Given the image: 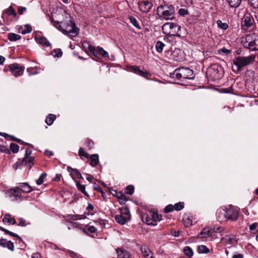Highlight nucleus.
<instances>
[{"instance_id":"1","label":"nucleus","mask_w":258,"mask_h":258,"mask_svg":"<svg viewBox=\"0 0 258 258\" xmlns=\"http://www.w3.org/2000/svg\"><path fill=\"white\" fill-rule=\"evenodd\" d=\"M50 21L55 27L65 34L70 35L71 37H75L78 34V29L76 27L75 23L70 19L68 22H63L54 20L52 17L51 18Z\"/></svg>"},{"instance_id":"2","label":"nucleus","mask_w":258,"mask_h":258,"mask_svg":"<svg viewBox=\"0 0 258 258\" xmlns=\"http://www.w3.org/2000/svg\"><path fill=\"white\" fill-rule=\"evenodd\" d=\"M158 16L165 20H172L175 15L174 7L171 5H160L157 9Z\"/></svg>"},{"instance_id":"3","label":"nucleus","mask_w":258,"mask_h":258,"mask_svg":"<svg viewBox=\"0 0 258 258\" xmlns=\"http://www.w3.org/2000/svg\"><path fill=\"white\" fill-rule=\"evenodd\" d=\"M243 46L251 51L258 50V36L254 34L247 35L241 39Z\"/></svg>"},{"instance_id":"4","label":"nucleus","mask_w":258,"mask_h":258,"mask_svg":"<svg viewBox=\"0 0 258 258\" xmlns=\"http://www.w3.org/2000/svg\"><path fill=\"white\" fill-rule=\"evenodd\" d=\"M207 73L212 80H216L223 76L224 70L222 67L218 63H213L208 68Z\"/></svg>"},{"instance_id":"5","label":"nucleus","mask_w":258,"mask_h":258,"mask_svg":"<svg viewBox=\"0 0 258 258\" xmlns=\"http://www.w3.org/2000/svg\"><path fill=\"white\" fill-rule=\"evenodd\" d=\"M178 79H192L194 74L192 70L188 68L182 67L176 69L174 74Z\"/></svg>"},{"instance_id":"6","label":"nucleus","mask_w":258,"mask_h":258,"mask_svg":"<svg viewBox=\"0 0 258 258\" xmlns=\"http://www.w3.org/2000/svg\"><path fill=\"white\" fill-rule=\"evenodd\" d=\"M255 56L251 55L246 57L238 56L233 60L234 64L237 67V71H240L241 69L254 61Z\"/></svg>"},{"instance_id":"7","label":"nucleus","mask_w":258,"mask_h":258,"mask_svg":"<svg viewBox=\"0 0 258 258\" xmlns=\"http://www.w3.org/2000/svg\"><path fill=\"white\" fill-rule=\"evenodd\" d=\"M142 218L148 225H155L157 221L161 220V215L157 212H151L149 215L144 214Z\"/></svg>"},{"instance_id":"8","label":"nucleus","mask_w":258,"mask_h":258,"mask_svg":"<svg viewBox=\"0 0 258 258\" xmlns=\"http://www.w3.org/2000/svg\"><path fill=\"white\" fill-rule=\"evenodd\" d=\"M225 211L227 220H229L232 221L237 220L239 211V209L238 207L230 205L225 208Z\"/></svg>"},{"instance_id":"9","label":"nucleus","mask_w":258,"mask_h":258,"mask_svg":"<svg viewBox=\"0 0 258 258\" xmlns=\"http://www.w3.org/2000/svg\"><path fill=\"white\" fill-rule=\"evenodd\" d=\"M254 21L253 17L249 13L245 14L241 20V28L246 30L251 28L254 24Z\"/></svg>"},{"instance_id":"10","label":"nucleus","mask_w":258,"mask_h":258,"mask_svg":"<svg viewBox=\"0 0 258 258\" xmlns=\"http://www.w3.org/2000/svg\"><path fill=\"white\" fill-rule=\"evenodd\" d=\"M11 73L16 77L21 76L24 72L25 67L18 63H13L9 65Z\"/></svg>"},{"instance_id":"11","label":"nucleus","mask_w":258,"mask_h":258,"mask_svg":"<svg viewBox=\"0 0 258 258\" xmlns=\"http://www.w3.org/2000/svg\"><path fill=\"white\" fill-rule=\"evenodd\" d=\"M83 49L86 52H90L94 56L98 57V52L96 50V48L91 45L90 43L87 41H84L82 44Z\"/></svg>"},{"instance_id":"12","label":"nucleus","mask_w":258,"mask_h":258,"mask_svg":"<svg viewBox=\"0 0 258 258\" xmlns=\"http://www.w3.org/2000/svg\"><path fill=\"white\" fill-rule=\"evenodd\" d=\"M130 71L134 72L141 76L145 78H147L151 76V74L147 71L141 70L138 66H133L129 67Z\"/></svg>"},{"instance_id":"13","label":"nucleus","mask_w":258,"mask_h":258,"mask_svg":"<svg viewBox=\"0 0 258 258\" xmlns=\"http://www.w3.org/2000/svg\"><path fill=\"white\" fill-rule=\"evenodd\" d=\"M7 194L10 197L14 198L16 201L21 200V192L17 188H11L7 191Z\"/></svg>"},{"instance_id":"14","label":"nucleus","mask_w":258,"mask_h":258,"mask_svg":"<svg viewBox=\"0 0 258 258\" xmlns=\"http://www.w3.org/2000/svg\"><path fill=\"white\" fill-rule=\"evenodd\" d=\"M153 7L152 4L147 1L140 2L139 3V8L140 10L143 13H147L149 12Z\"/></svg>"},{"instance_id":"15","label":"nucleus","mask_w":258,"mask_h":258,"mask_svg":"<svg viewBox=\"0 0 258 258\" xmlns=\"http://www.w3.org/2000/svg\"><path fill=\"white\" fill-rule=\"evenodd\" d=\"M225 209H220L218 210L216 213L217 220L221 223L226 221L227 219Z\"/></svg>"},{"instance_id":"16","label":"nucleus","mask_w":258,"mask_h":258,"mask_svg":"<svg viewBox=\"0 0 258 258\" xmlns=\"http://www.w3.org/2000/svg\"><path fill=\"white\" fill-rule=\"evenodd\" d=\"M17 188H19L20 191H22L26 193L31 192L33 190L32 187L26 182L20 183Z\"/></svg>"},{"instance_id":"17","label":"nucleus","mask_w":258,"mask_h":258,"mask_svg":"<svg viewBox=\"0 0 258 258\" xmlns=\"http://www.w3.org/2000/svg\"><path fill=\"white\" fill-rule=\"evenodd\" d=\"M0 246L4 247H7L12 251H13L14 249V244L12 241H7L6 239L3 238L0 239Z\"/></svg>"},{"instance_id":"18","label":"nucleus","mask_w":258,"mask_h":258,"mask_svg":"<svg viewBox=\"0 0 258 258\" xmlns=\"http://www.w3.org/2000/svg\"><path fill=\"white\" fill-rule=\"evenodd\" d=\"M141 250L145 258H154L149 248L146 245L141 247Z\"/></svg>"},{"instance_id":"19","label":"nucleus","mask_w":258,"mask_h":258,"mask_svg":"<svg viewBox=\"0 0 258 258\" xmlns=\"http://www.w3.org/2000/svg\"><path fill=\"white\" fill-rule=\"evenodd\" d=\"M180 28V26L174 23L172 28L171 29V31L169 32V35L180 36L181 34Z\"/></svg>"},{"instance_id":"20","label":"nucleus","mask_w":258,"mask_h":258,"mask_svg":"<svg viewBox=\"0 0 258 258\" xmlns=\"http://www.w3.org/2000/svg\"><path fill=\"white\" fill-rule=\"evenodd\" d=\"M75 183L78 189L82 192L85 196L89 197L88 192L86 191V187L84 185L82 184L80 181L75 180Z\"/></svg>"},{"instance_id":"21","label":"nucleus","mask_w":258,"mask_h":258,"mask_svg":"<svg viewBox=\"0 0 258 258\" xmlns=\"http://www.w3.org/2000/svg\"><path fill=\"white\" fill-rule=\"evenodd\" d=\"M115 219L120 224H124L128 220L127 217H124L122 215H117L115 216Z\"/></svg>"},{"instance_id":"22","label":"nucleus","mask_w":258,"mask_h":258,"mask_svg":"<svg viewBox=\"0 0 258 258\" xmlns=\"http://www.w3.org/2000/svg\"><path fill=\"white\" fill-rule=\"evenodd\" d=\"M173 23L168 22L164 24L162 26V30L164 33L169 34V32L171 31V29L173 26Z\"/></svg>"},{"instance_id":"23","label":"nucleus","mask_w":258,"mask_h":258,"mask_svg":"<svg viewBox=\"0 0 258 258\" xmlns=\"http://www.w3.org/2000/svg\"><path fill=\"white\" fill-rule=\"evenodd\" d=\"M36 40L37 43L41 44L43 45L48 46L50 45L49 42L44 37L41 36L36 37Z\"/></svg>"},{"instance_id":"24","label":"nucleus","mask_w":258,"mask_h":258,"mask_svg":"<svg viewBox=\"0 0 258 258\" xmlns=\"http://www.w3.org/2000/svg\"><path fill=\"white\" fill-rule=\"evenodd\" d=\"M116 251L117 253L118 256L121 258H126L128 257V254L127 252L123 248H116Z\"/></svg>"},{"instance_id":"25","label":"nucleus","mask_w":258,"mask_h":258,"mask_svg":"<svg viewBox=\"0 0 258 258\" xmlns=\"http://www.w3.org/2000/svg\"><path fill=\"white\" fill-rule=\"evenodd\" d=\"M3 221L4 222H8L12 225L16 223V220L15 219L11 217V215L9 214H6L4 216Z\"/></svg>"},{"instance_id":"26","label":"nucleus","mask_w":258,"mask_h":258,"mask_svg":"<svg viewBox=\"0 0 258 258\" xmlns=\"http://www.w3.org/2000/svg\"><path fill=\"white\" fill-rule=\"evenodd\" d=\"M232 8H237L241 4L242 0H226Z\"/></svg>"},{"instance_id":"27","label":"nucleus","mask_w":258,"mask_h":258,"mask_svg":"<svg viewBox=\"0 0 258 258\" xmlns=\"http://www.w3.org/2000/svg\"><path fill=\"white\" fill-rule=\"evenodd\" d=\"M56 119V116L52 114H50L45 119V122L48 125H51Z\"/></svg>"},{"instance_id":"28","label":"nucleus","mask_w":258,"mask_h":258,"mask_svg":"<svg viewBox=\"0 0 258 258\" xmlns=\"http://www.w3.org/2000/svg\"><path fill=\"white\" fill-rule=\"evenodd\" d=\"M91 158V162L90 164L93 166H96L99 162V157L97 154H93L90 157Z\"/></svg>"},{"instance_id":"29","label":"nucleus","mask_w":258,"mask_h":258,"mask_svg":"<svg viewBox=\"0 0 258 258\" xmlns=\"http://www.w3.org/2000/svg\"><path fill=\"white\" fill-rule=\"evenodd\" d=\"M5 14H7L8 15H13L14 16H16V13L15 12L14 8L10 6L8 9L6 10L2 15V17H4Z\"/></svg>"},{"instance_id":"30","label":"nucleus","mask_w":258,"mask_h":258,"mask_svg":"<svg viewBox=\"0 0 258 258\" xmlns=\"http://www.w3.org/2000/svg\"><path fill=\"white\" fill-rule=\"evenodd\" d=\"M183 251L184 254L188 257H191L194 254L192 249L189 246H186L184 247Z\"/></svg>"},{"instance_id":"31","label":"nucleus","mask_w":258,"mask_h":258,"mask_svg":"<svg viewBox=\"0 0 258 258\" xmlns=\"http://www.w3.org/2000/svg\"><path fill=\"white\" fill-rule=\"evenodd\" d=\"M20 38L21 36L15 33H10L8 35V39L11 41H17L20 39Z\"/></svg>"},{"instance_id":"32","label":"nucleus","mask_w":258,"mask_h":258,"mask_svg":"<svg viewBox=\"0 0 258 258\" xmlns=\"http://www.w3.org/2000/svg\"><path fill=\"white\" fill-rule=\"evenodd\" d=\"M96 50L98 52V56L99 54H101L102 56H103L104 57H109V55H108L107 52L105 50H104L102 47H97L96 48Z\"/></svg>"},{"instance_id":"33","label":"nucleus","mask_w":258,"mask_h":258,"mask_svg":"<svg viewBox=\"0 0 258 258\" xmlns=\"http://www.w3.org/2000/svg\"><path fill=\"white\" fill-rule=\"evenodd\" d=\"M164 46L165 44L160 41H158L155 45L156 50L158 52H161L163 51Z\"/></svg>"},{"instance_id":"34","label":"nucleus","mask_w":258,"mask_h":258,"mask_svg":"<svg viewBox=\"0 0 258 258\" xmlns=\"http://www.w3.org/2000/svg\"><path fill=\"white\" fill-rule=\"evenodd\" d=\"M198 251L200 253H208L209 250L208 247L204 245H201L198 246Z\"/></svg>"},{"instance_id":"35","label":"nucleus","mask_w":258,"mask_h":258,"mask_svg":"<svg viewBox=\"0 0 258 258\" xmlns=\"http://www.w3.org/2000/svg\"><path fill=\"white\" fill-rule=\"evenodd\" d=\"M211 235V231L206 229H204L200 233L199 236L200 238H205Z\"/></svg>"},{"instance_id":"36","label":"nucleus","mask_w":258,"mask_h":258,"mask_svg":"<svg viewBox=\"0 0 258 258\" xmlns=\"http://www.w3.org/2000/svg\"><path fill=\"white\" fill-rule=\"evenodd\" d=\"M216 23L218 28L223 30H226L228 28V24L226 23H223L221 20H217Z\"/></svg>"},{"instance_id":"37","label":"nucleus","mask_w":258,"mask_h":258,"mask_svg":"<svg viewBox=\"0 0 258 258\" xmlns=\"http://www.w3.org/2000/svg\"><path fill=\"white\" fill-rule=\"evenodd\" d=\"M0 229L1 231L4 232L7 234H9L13 237H17V238H19V239H21L20 237L18 234L14 233L12 232H11L3 227H1Z\"/></svg>"},{"instance_id":"38","label":"nucleus","mask_w":258,"mask_h":258,"mask_svg":"<svg viewBox=\"0 0 258 258\" xmlns=\"http://www.w3.org/2000/svg\"><path fill=\"white\" fill-rule=\"evenodd\" d=\"M129 19H130V22L135 27H136L138 29H141V28L140 27V25H139L138 21L137 20V19L135 17H134L133 16H131V17H130Z\"/></svg>"},{"instance_id":"39","label":"nucleus","mask_w":258,"mask_h":258,"mask_svg":"<svg viewBox=\"0 0 258 258\" xmlns=\"http://www.w3.org/2000/svg\"><path fill=\"white\" fill-rule=\"evenodd\" d=\"M181 52V51L180 49L175 48L172 53V55H173L174 59L176 60L179 61L180 58H179L178 55Z\"/></svg>"},{"instance_id":"40","label":"nucleus","mask_w":258,"mask_h":258,"mask_svg":"<svg viewBox=\"0 0 258 258\" xmlns=\"http://www.w3.org/2000/svg\"><path fill=\"white\" fill-rule=\"evenodd\" d=\"M72 178L75 181V180H76L75 176H76L78 178H79V179H81L82 178V176L81 174V173L79 171V170L77 169H75L74 170V172L72 174Z\"/></svg>"},{"instance_id":"41","label":"nucleus","mask_w":258,"mask_h":258,"mask_svg":"<svg viewBox=\"0 0 258 258\" xmlns=\"http://www.w3.org/2000/svg\"><path fill=\"white\" fill-rule=\"evenodd\" d=\"M62 52L60 49H55L51 51V54L54 57H59L62 55Z\"/></svg>"},{"instance_id":"42","label":"nucleus","mask_w":258,"mask_h":258,"mask_svg":"<svg viewBox=\"0 0 258 258\" xmlns=\"http://www.w3.org/2000/svg\"><path fill=\"white\" fill-rule=\"evenodd\" d=\"M120 215H125L129 219L130 218V211L127 208H123L120 209Z\"/></svg>"},{"instance_id":"43","label":"nucleus","mask_w":258,"mask_h":258,"mask_svg":"<svg viewBox=\"0 0 258 258\" xmlns=\"http://www.w3.org/2000/svg\"><path fill=\"white\" fill-rule=\"evenodd\" d=\"M32 30L31 26L29 24H27L25 25L24 28L22 30V33L23 34L29 33H30Z\"/></svg>"},{"instance_id":"44","label":"nucleus","mask_w":258,"mask_h":258,"mask_svg":"<svg viewBox=\"0 0 258 258\" xmlns=\"http://www.w3.org/2000/svg\"><path fill=\"white\" fill-rule=\"evenodd\" d=\"M10 149L14 153H16L19 151V147L15 143H11L10 144Z\"/></svg>"},{"instance_id":"45","label":"nucleus","mask_w":258,"mask_h":258,"mask_svg":"<svg viewBox=\"0 0 258 258\" xmlns=\"http://www.w3.org/2000/svg\"><path fill=\"white\" fill-rule=\"evenodd\" d=\"M46 176V174L45 173H43L41 174L39 178L36 180V183L38 185H41L44 181V178Z\"/></svg>"},{"instance_id":"46","label":"nucleus","mask_w":258,"mask_h":258,"mask_svg":"<svg viewBox=\"0 0 258 258\" xmlns=\"http://www.w3.org/2000/svg\"><path fill=\"white\" fill-rule=\"evenodd\" d=\"M79 155L81 157H84L86 158L89 157V154L81 147L80 148L79 150Z\"/></svg>"},{"instance_id":"47","label":"nucleus","mask_w":258,"mask_h":258,"mask_svg":"<svg viewBox=\"0 0 258 258\" xmlns=\"http://www.w3.org/2000/svg\"><path fill=\"white\" fill-rule=\"evenodd\" d=\"M134 187L133 185H128L125 188V193L129 195H132L134 192Z\"/></svg>"},{"instance_id":"48","label":"nucleus","mask_w":258,"mask_h":258,"mask_svg":"<svg viewBox=\"0 0 258 258\" xmlns=\"http://www.w3.org/2000/svg\"><path fill=\"white\" fill-rule=\"evenodd\" d=\"M184 208V204L183 202H179L175 204L174 206V209L176 211H180Z\"/></svg>"},{"instance_id":"49","label":"nucleus","mask_w":258,"mask_h":258,"mask_svg":"<svg viewBox=\"0 0 258 258\" xmlns=\"http://www.w3.org/2000/svg\"><path fill=\"white\" fill-rule=\"evenodd\" d=\"M182 220L186 227H189L192 225V222L188 218L184 217Z\"/></svg>"},{"instance_id":"50","label":"nucleus","mask_w":258,"mask_h":258,"mask_svg":"<svg viewBox=\"0 0 258 258\" xmlns=\"http://www.w3.org/2000/svg\"><path fill=\"white\" fill-rule=\"evenodd\" d=\"M33 157L31 156L25 157L23 160V162L25 164H26L27 163H32L33 162Z\"/></svg>"},{"instance_id":"51","label":"nucleus","mask_w":258,"mask_h":258,"mask_svg":"<svg viewBox=\"0 0 258 258\" xmlns=\"http://www.w3.org/2000/svg\"><path fill=\"white\" fill-rule=\"evenodd\" d=\"M250 5L254 9L258 8V0H248Z\"/></svg>"},{"instance_id":"52","label":"nucleus","mask_w":258,"mask_h":258,"mask_svg":"<svg viewBox=\"0 0 258 258\" xmlns=\"http://www.w3.org/2000/svg\"><path fill=\"white\" fill-rule=\"evenodd\" d=\"M178 14L181 16H184L188 14V10L186 9L181 8L178 11Z\"/></svg>"},{"instance_id":"53","label":"nucleus","mask_w":258,"mask_h":258,"mask_svg":"<svg viewBox=\"0 0 258 258\" xmlns=\"http://www.w3.org/2000/svg\"><path fill=\"white\" fill-rule=\"evenodd\" d=\"M126 200V198L124 195H121L120 196L118 197V202L120 204H125Z\"/></svg>"},{"instance_id":"54","label":"nucleus","mask_w":258,"mask_h":258,"mask_svg":"<svg viewBox=\"0 0 258 258\" xmlns=\"http://www.w3.org/2000/svg\"><path fill=\"white\" fill-rule=\"evenodd\" d=\"M36 69L33 68H29L27 69V72L30 76L36 75L38 72L35 70Z\"/></svg>"},{"instance_id":"55","label":"nucleus","mask_w":258,"mask_h":258,"mask_svg":"<svg viewBox=\"0 0 258 258\" xmlns=\"http://www.w3.org/2000/svg\"><path fill=\"white\" fill-rule=\"evenodd\" d=\"M69 253H70L71 257L73 258H82V256L80 254L73 251L69 250Z\"/></svg>"},{"instance_id":"56","label":"nucleus","mask_w":258,"mask_h":258,"mask_svg":"<svg viewBox=\"0 0 258 258\" xmlns=\"http://www.w3.org/2000/svg\"><path fill=\"white\" fill-rule=\"evenodd\" d=\"M224 238L227 241L229 242V243H232L233 241H236L234 236L230 237L229 236L226 235Z\"/></svg>"},{"instance_id":"57","label":"nucleus","mask_w":258,"mask_h":258,"mask_svg":"<svg viewBox=\"0 0 258 258\" xmlns=\"http://www.w3.org/2000/svg\"><path fill=\"white\" fill-rule=\"evenodd\" d=\"M213 230L215 232H221L223 230V228L222 227L219 226H215L213 227Z\"/></svg>"},{"instance_id":"58","label":"nucleus","mask_w":258,"mask_h":258,"mask_svg":"<svg viewBox=\"0 0 258 258\" xmlns=\"http://www.w3.org/2000/svg\"><path fill=\"white\" fill-rule=\"evenodd\" d=\"M174 207L172 205H169L167 206L164 209L166 213H169L173 211Z\"/></svg>"},{"instance_id":"59","label":"nucleus","mask_w":258,"mask_h":258,"mask_svg":"<svg viewBox=\"0 0 258 258\" xmlns=\"http://www.w3.org/2000/svg\"><path fill=\"white\" fill-rule=\"evenodd\" d=\"M96 230V228L93 226H90L88 228V231L91 233H95Z\"/></svg>"},{"instance_id":"60","label":"nucleus","mask_w":258,"mask_h":258,"mask_svg":"<svg viewBox=\"0 0 258 258\" xmlns=\"http://www.w3.org/2000/svg\"><path fill=\"white\" fill-rule=\"evenodd\" d=\"M19 220H20V222H19V223L18 224L19 226H26L25 220L24 219L20 218Z\"/></svg>"},{"instance_id":"61","label":"nucleus","mask_w":258,"mask_h":258,"mask_svg":"<svg viewBox=\"0 0 258 258\" xmlns=\"http://www.w3.org/2000/svg\"><path fill=\"white\" fill-rule=\"evenodd\" d=\"M257 223H253L251 225H250L249 226V229L251 231V230H254L256 227H257Z\"/></svg>"},{"instance_id":"62","label":"nucleus","mask_w":258,"mask_h":258,"mask_svg":"<svg viewBox=\"0 0 258 258\" xmlns=\"http://www.w3.org/2000/svg\"><path fill=\"white\" fill-rule=\"evenodd\" d=\"M96 223H98L100 226L103 227L105 225V221L102 219H99V220L96 221Z\"/></svg>"},{"instance_id":"63","label":"nucleus","mask_w":258,"mask_h":258,"mask_svg":"<svg viewBox=\"0 0 258 258\" xmlns=\"http://www.w3.org/2000/svg\"><path fill=\"white\" fill-rule=\"evenodd\" d=\"M26 10V8L25 7H20L18 9V13L19 14L22 15L24 11H25Z\"/></svg>"},{"instance_id":"64","label":"nucleus","mask_w":258,"mask_h":258,"mask_svg":"<svg viewBox=\"0 0 258 258\" xmlns=\"http://www.w3.org/2000/svg\"><path fill=\"white\" fill-rule=\"evenodd\" d=\"M243 255L242 254L238 253L234 254L232 258H243Z\"/></svg>"}]
</instances>
